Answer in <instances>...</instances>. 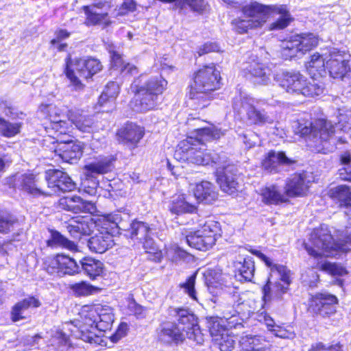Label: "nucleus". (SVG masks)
Segmentation results:
<instances>
[{
	"label": "nucleus",
	"instance_id": "1",
	"mask_svg": "<svg viewBox=\"0 0 351 351\" xmlns=\"http://www.w3.org/2000/svg\"><path fill=\"white\" fill-rule=\"evenodd\" d=\"M196 142L193 143L192 137L188 138L179 144L176 151V156L182 154L180 157L184 160L198 165H219L221 157L214 152L205 148L204 141L218 139L223 133L215 127L199 128L195 130Z\"/></svg>",
	"mask_w": 351,
	"mask_h": 351
},
{
	"label": "nucleus",
	"instance_id": "2",
	"mask_svg": "<svg viewBox=\"0 0 351 351\" xmlns=\"http://www.w3.org/2000/svg\"><path fill=\"white\" fill-rule=\"evenodd\" d=\"M304 245L308 254L315 258L333 256L338 250L349 251L351 250V223L339 234L337 242H334L328 226L323 225L312 232L308 241Z\"/></svg>",
	"mask_w": 351,
	"mask_h": 351
},
{
	"label": "nucleus",
	"instance_id": "3",
	"mask_svg": "<svg viewBox=\"0 0 351 351\" xmlns=\"http://www.w3.org/2000/svg\"><path fill=\"white\" fill-rule=\"evenodd\" d=\"M252 253L263 261L270 269V275L262 289L264 302L266 303L274 300H282L291 282V271L282 265L274 264L260 251L252 250Z\"/></svg>",
	"mask_w": 351,
	"mask_h": 351
},
{
	"label": "nucleus",
	"instance_id": "4",
	"mask_svg": "<svg viewBox=\"0 0 351 351\" xmlns=\"http://www.w3.org/2000/svg\"><path fill=\"white\" fill-rule=\"evenodd\" d=\"M167 85V82L161 77L151 78L141 86L138 79L134 80L130 86L131 91L135 95L131 101L133 110L143 112L154 109L159 95L165 90Z\"/></svg>",
	"mask_w": 351,
	"mask_h": 351
},
{
	"label": "nucleus",
	"instance_id": "5",
	"mask_svg": "<svg viewBox=\"0 0 351 351\" xmlns=\"http://www.w3.org/2000/svg\"><path fill=\"white\" fill-rule=\"evenodd\" d=\"M220 74L214 64L204 66L195 74L189 93L190 98L197 100L199 108L208 104L209 93L220 87Z\"/></svg>",
	"mask_w": 351,
	"mask_h": 351
},
{
	"label": "nucleus",
	"instance_id": "6",
	"mask_svg": "<svg viewBox=\"0 0 351 351\" xmlns=\"http://www.w3.org/2000/svg\"><path fill=\"white\" fill-rule=\"evenodd\" d=\"M274 80L287 93L305 97L318 96L323 93L322 84L314 80L310 82L306 77L295 71H284L276 75Z\"/></svg>",
	"mask_w": 351,
	"mask_h": 351
},
{
	"label": "nucleus",
	"instance_id": "7",
	"mask_svg": "<svg viewBox=\"0 0 351 351\" xmlns=\"http://www.w3.org/2000/svg\"><path fill=\"white\" fill-rule=\"evenodd\" d=\"M80 317V319L76 322L77 324L71 325V328H69L71 335L85 342L99 344L101 338L95 333L97 330L96 324L98 319L97 305L83 306Z\"/></svg>",
	"mask_w": 351,
	"mask_h": 351
},
{
	"label": "nucleus",
	"instance_id": "8",
	"mask_svg": "<svg viewBox=\"0 0 351 351\" xmlns=\"http://www.w3.org/2000/svg\"><path fill=\"white\" fill-rule=\"evenodd\" d=\"M261 102L245 93H240L234 98L232 108L239 114H245L247 119L252 124L263 125L273 123L275 120L274 116L257 108Z\"/></svg>",
	"mask_w": 351,
	"mask_h": 351
},
{
	"label": "nucleus",
	"instance_id": "9",
	"mask_svg": "<svg viewBox=\"0 0 351 351\" xmlns=\"http://www.w3.org/2000/svg\"><path fill=\"white\" fill-rule=\"evenodd\" d=\"M221 237L220 224L208 219L199 224V228L186 236V241L191 247L206 251L210 249Z\"/></svg>",
	"mask_w": 351,
	"mask_h": 351
},
{
	"label": "nucleus",
	"instance_id": "10",
	"mask_svg": "<svg viewBox=\"0 0 351 351\" xmlns=\"http://www.w3.org/2000/svg\"><path fill=\"white\" fill-rule=\"evenodd\" d=\"M102 69L101 62L95 58L76 60L74 63L70 58L66 62L65 73L75 90H81L84 85L80 77L88 79L100 71Z\"/></svg>",
	"mask_w": 351,
	"mask_h": 351
},
{
	"label": "nucleus",
	"instance_id": "11",
	"mask_svg": "<svg viewBox=\"0 0 351 351\" xmlns=\"http://www.w3.org/2000/svg\"><path fill=\"white\" fill-rule=\"evenodd\" d=\"M318 45V38L313 33H304L291 36L282 42L281 53L285 59L305 54Z\"/></svg>",
	"mask_w": 351,
	"mask_h": 351
},
{
	"label": "nucleus",
	"instance_id": "12",
	"mask_svg": "<svg viewBox=\"0 0 351 351\" xmlns=\"http://www.w3.org/2000/svg\"><path fill=\"white\" fill-rule=\"evenodd\" d=\"M126 236L132 240L143 243V248L147 253H153L158 261L161 259L162 253L158 251L157 245L150 236V228L147 224L141 221H133L126 230Z\"/></svg>",
	"mask_w": 351,
	"mask_h": 351
},
{
	"label": "nucleus",
	"instance_id": "13",
	"mask_svg": "<svg viewBox=\"0 0 351 351\" xmlns=\"http://www.w3.org/2000/svg\"><path fill=\"white\" fill-rule=\"evenodd\" d=\"M301 134L308 136V139L315 143L311 146L317 148L319 145L332 138L335 134L334 125L330 121L319 119L302 128Z\"/></svg>",
	"mask_w": 351,
	"mask_h": 351
},
{
	"label": "nucleus",
	"instance_id": "14",
	"mask_svg": "<svg viewBox=\"0 0 351 351\" xmlns=\"http://www.w3.org/2000/svg\"><path fill=\"white\" fill-rule=\"evenodd\" d=\"M48 190L45 195H51L58 192H69L76 188L75 183L65 172L58 169H49L45 173Z\"/></svg>",
	"mask_w": 351,
	"mask_h": 351
},
{
	"label": "nucleus",
	"instance_id": "15",
	"mask_svg": "<svg viewBox=\"0 0 351 351\" xmlns=\"http://www.w3.org/2000/svg\"><path fill=\"white\" fill-rule=\"evenodd\" d=\"M223 163L224 161H220L219 165H217V182L223 192L233 195L241 189V184L239 181L234 166L230 165L224 166Z\"/></svg>",
	"mask_w": 351,
	"mask_h": 351
},
{
	"label": "nucleus",
	"instance_id": "16",
	"mask_svg": "<svg viewBox=\"0 0 351 351\" xmlns=\"http://www.w3.org/2000/svg\"><path fill=\"white\" fill-rule=\"evenodd\" d=\"M350 55L344 51L332 49L326 60V68L333 78H343L350 71L349 61Z\"/></svg>",
	"mask_w": 351,
	"mask_h": 351
},
{
	"label": "nucleus",
	"instance_id": "17",
	"mask_svg": "<svg viewBox=\"0 0 351 351\" xmlns=\"http://www.w3.org/2000/svg\"><path fill=\"white\" fill-rule=\"evenodd\" d=\"M338 299L328 293H318L312 295L309 301L308 310L323 317H329L336 312Z\"/></svg>",
	"mask_w": 351,
	"mask_h": 351
},
{
	"label": "nucleus",
	"instance_id": "18",
	"mask_svg": "<svg viewBox=\"0 0 351 351\" xmlns=\"http://www.w3.org/2000/svg\"><path fill=\"white\" fill-rule=\"evenodd\" d=\"M45 265L46 270L49 274L60 277L66 274L73 275L80 271V266L74 259L62 254L49 258Z\"/></svg>",
	"mask_w": 351,
	"mask_h": 351
},
{
	"label": "nucleus",
	"instance_id": "19",
	"mask_svg": "<svg viewBox=\"0 0 351 351\" xmlns=\"http://www.w3.org/2000/svg\"><path fill=\"white\" fill-rule=\"evenodd\" d=\"M271 6L252 1L242 8V12L258 27L263 26L270 16Z\"/></svg>",
	"mask_w": 351,
	"mask_h": 351
},
{
	"label": "nucleus",
	"instance_id": "20",
	"mask_svg": "<svg viewBox=\"0 0 351 351\" xmlns=\"http://www.w3.org/2000/svg\"><path fill=\"white\" fill-rule=\"evenodd\" d=\"M83 149V143L78 141H68L59 143L55 149V152L64 162L75 163L81 158Z\"/></svg>",
	"mask_w": 351,
	"mask_h": 351
},
{
	"label": "nucleus",
	"instance_id": "21",
	"mask_svg": "<svg viewBox=\"0 0 351 351\" xmlns=\"http://www.w3.org/2000/svg\"><path fill=\"white\" fill-rule=\"evenodd\" d=\"M144 134V128L133 123H126L117 133L119 141L131 149L137 147Z\"/></svg>",
	"mask_w": 351,
	"mask_h": 351
},
{
	"label": "nucleus",
	"instance_id": "22",
	"mask_svg": "<svg viewBox=\"0 0 351 351\" xmlns=\"http://www.w3.org/2000/svg\"><path fill=\"white\" fill-rule=\"evenodd\" d=\"M157 340L164 344L178 343L184 339L179 326L172 322H163L156 330Z\"/></svg>",
	"mask_w": 351,
	"mask_h": 351
},
{
	"label": "nucleus",
	"instance_id": "23",
	"mask_svg": "<svg viewBox=\"0 0 351 351\" xmlns=\"http://www.w3.org/2000/svg\"><path fill=\"white\" fill-rule=\"evenodd\" d=\"M244 70L252 76L256 84L267 86L271 83V69L256 60L246 63Z\"/></svg>",
	"mask_w": 351,
	"mask_h": 351
},
{
	"label": "nucleus",
	"instance_id": "24",
	"mask_svg": "<svg viewBox=\"0 0 351 351\" xmlns=\"http://www.w3.org/2000/svg\"><path fill=\"white\" fill-rule=\"evenodd\" d=\"M61 208L75 213H85L93 214L96 212L95 204L84 201L79 196L65 197L59 201Z\"/></svg>",
	"mask_w": 351,
	"mask_h": 351
},
{
	"label": "nucleus",
	"instance_id": "25",
	"mask_svg": "<svg viewBox=\"0 0 351 351\" xmlns=\"http://www.w3.org/2000/svg\"><path fill=\"white\" fill-rule=\"evenodd\" d=\"M204 276L208 289L213 294H218L219 291L231 285V282L228 280L230 277L217 269H207Z\"/></svg>",
	"mask_w": 351,
	"mask_h": 351
},
{
	"label": "nucleus",
	"instance_id": "26",
	"mask_svg": "<svg viewBox=\"0 0 351 351\" xmlns=\"http://www.w3.org/2000/svg\"><path fill=\"white\" fill-rule=\"evenodd\" d=\"M112 162L113 158L111 157H100L84 166V175L87 179H92L107 173L114 167Z\"/></svg>",
	"mask_w": 351,
	"mask_h": 351
},
{
	"label": "nucleus",
	"instance_id": "27",
	"mask_svg": "<svg viewBox=\"0 0 351 351\" xmlns=\"http://www.w3.org/2000/svg\"><path fill=\"white\" fill-rule=\"evenodd\" d=\"M241 351H271L269 341L263 335H247L241 337L239 342Z\"/></svg>",
	"mask_w": 351,
	"mask_h": 351
},
{
	"label": "nucleus",
	"instance_id": "28",
	"mask_svg": "<svg viewBox=\"0 0 351 351\" xmlns=\"http://www.w3.org/2000/svg\"><path fill=\"white\" fill-rule=\"evenodd\" d=\"M93 226V222L90 217L77 216L69 221L66 229L73 238L77 239L82 234H89Z\"/></svg>",
	"mask_w": 351,
	"mask_h": 351
},
{
	"label": "nucleus",
	"instance_id": "29",
	"mask_svg": "<svg viewBox=\"0 0 351 351\" xmlns=\"http://www.w3.org/2000/svg\"><path fill=\"white\" fill-rule=\"evenodd\" d=\"M226 300L228 304L232 306L231 310L226 309L223 311V317L224 319H226V328L229 330V328H235L237 325L240 324L238 317V308L243 302L237 291H234L232 295H227Z\"/></svg>",
	"mask_w": 351,
	"mask_h": 351
},
{
	"label": "nucleus",
	"instance_id": "30",
	"mask_svg": "<svg viewBox=\"0 0 351 351\" xmlns=\"http://www.w3.org/2000/svg\"><path fill=\"white\" fill-rule=\"evenodd\" d=\"M308 182L301 174H295L289 178L285 186L287 198L305 195L309 187Z\"/></svg>",
	"mask_w": 351,
	"mask_h": 351
},
{
	"label": "nucleus",
	"instance_id": "31",
	"mask_svg": "<svg viewBox=\"0 0 351 351\" xmlns=\"http://www.w3.org/2000/svg\"><path fill=\"white\" fill-rule=\"evenodd\" d=\"M291 163L282 152L270 151L262 162L263 167L269 173H278L281 171L284 165Z\"/></svg>",
	"mask_w": 351,
	"mask_h": 351
},
{
	"label": "nucleus",
	"instance_id": "32",
	"mask_svg": "<svg viewBox=\"0 0 351 351\" xmlns=\"http://www.w3.org/2000/svg\"><path fill=\"white\" fill-rule=\"evenodd\" d=\"M113 236L108 231L100 232L88 241L90 251L95 253H104L114 245Z\"/></svg>",
	"mask_w": 351,
	"mask_h": 351
},
{
	"label": "nucleus",
	"instance_id": "33",
	"mask_svg": "<svg viewBox=\"0 0 351 351\" xmlns=\"http://www.w3.org/2000/svg\"><path fill=\"white\" fill-rule=\"evenodd\" d=\"M16 184L31 195H45V190L42 189L38 178L32 173L20 175L16 179Z\"/></svg>",
	"mask_w": 351,
	"mask_h": 351
},
{
	"label": "nucleus",
	"instance_id": "34",
	"mask_svg": "<svg viewBox=\"0 0 351 351\" xmlns=\"http://www.w3.org/2000/svg\"><path fill=\"white\" fill-rule=\"evenodd\" d=\"M193 191L195 197L199 202L210 204L218 197L215 186L208 181H202L196 184Z\"/></svg>",
	"mask_w": 351,
	"mask_h": 351
},
{
	"label": "nucleus",
	"instance_id": "35",
	"mask_svg": "<svg viewBox=\"0 0 351 351\" xmlns=\"http://www.w3.org/2000/svg\"><path fill=\"white\" fill-rule=\"evenodd\" d=\"M275 14L279 17L273 23L269 24L270 30H280L287 27L292 21L291 14L285 5H272L270 10V16Z\"/></svg>",
	"mask_w": 351,
	"mask_h": 351
},
{
	"label": "nucleus",
	"instance_id": "36",
	"mask_svg": "<svg viewBox=\"0 0 351 351\" xmlns=\"http://www.w3.org/2000/svg\"><path fill=\"white\" fill-rule=\"evenodd\" d=\"M329 197L335 202L339 203L340 206L345 207L347 210L345 212L347 215H351V189L341 185L330 189Z\"/></svg>",
	"mask_w": 351,
	"mask_h": 351
},
{
	"label": "nucleus",
	"instance_id": "37",
	"mask_svg": "<svg viewBox=\"0 0 351 351\" xmlns=\"http://www.w3.org/2000/svg\"><path fill=\"white\" fill-rule=\"evenodd\" d=\"M67 116L73 125L80 131L83 132H90L92 131L94 121L91 116L80 110H69Z\"/></svg>",
	"mask_w": 351,
	"mask_h": 351
},
{
	"label": "nucleus",
	"instance_id": "38",
	"mask_svg": "<svg viewBox=\"0 0 351 351\" xmlns=\"http://www.w3.org/2000/svg\"><path fill=\"white\" fill-rule=\"evenodd\" d=\"M234 267L240 276V280L251 281L255 271L254 261L250 256L240 257L234 262Z\"/></svg>",
	"mask_w": 351,
	"mask_h": 351
},
{
	"label": "nucleus",
	"instance_id": "39",
	"mask_svg": "<svg viewBox=\"0 0 351 351\" xmlns=\"http://www.w3.org/2000/svg\"><path fill=\"white\" fill-rule=\"evenodd\" d=\"M261 195L263 202L267 204L276 205L288 201L285 192L282 193L280 188L274 184L263 189Z\"/></svg>",
	"mask_w": 351,
	"mask_h": 351
},
{
	"label": "nucleus",
	"instance_id": "40",
	"mask_svg": "<svg viewBox=\"0 0 351 351\" xmlns=\"http://www.w3.org/2000/svg\"><path fill=\"white\" fill-rule=\"evenodd\" d=\"M40 302L35 297H29L19 302L12 311V319L17 322L26 317V311L29 308H37L40 306Z\"/></svg>",
	"mask_w": 351,
	"mask_h": 351
},
{
	"label": "nucleus",
	"instance_id": "41",
	"mask_svg": "<svg viewBox=\"0 0 351 351\" xmlns=\"http://www.w3.org/2000/svg\"><path fill=\"white\" fill-rule=\"evenodd\" d=\"M68 121H62L60 119L56 121L49 122L45 128L49 136L53 138H58L62 134L71 135L74 130L73 123L68 117Z\"/></svg>",
	"mask_w": 351,
	"mask_h": 351
},
{
	"label": "nucleus",
	"instance_id": "42",
	"mask_svg": "<svg viewBox=\"0 0 351 351\" xmlns=\"http://www.w3.org/2000/svg\"><path fill=\"white\" fill-rule=\"evenodd\" d=\"M97 5L84 6V10L86 15L85 23L87 25H103L107 27L111 23V21L107 13H99L96 9Z\"/></svg>",
	"mask_w": 351,
	"mask_h": 351
},
{
	"label": "nucleus",
	"instance_id": "43",
	"mask_svg": "<svg viewBox=\"0 0 351 351\" xmlns=\"http://www.w3.org/2000/svg\"><path fill=\"white\" fill-rule=\"evenodd\" d=\"M80 269L91 279L101 276L104 264L101 261L91 257H85L80 261Z\"/></svg>",
	"mask_w": 351,
	"mask_h": 351
},
{
	"label": "nucleus",
	"instance_id": "44",
	"mask_svg": "<svg viewBox=\"0 0 351 351\" xmlns=\"http://www.w3.org/2000/svg\"><path fill=\"white\" fill-rule=\"evenodd\" d=\"M97 330L105 331L110 329L114 321L113 309L109 306L97 305Z\"/></svg>",
	"mask_w": 351,
	"mask_h": 351
},
{
	"label": "nucleus",
	"instance_id": "45",
	"mask_svg": "<svg viewBox=\"0 0 351 351\" xmlns=\"http://www.w3.org/2000/svg\"><path fill=\"white\" fill-rule=\"evenodd\" d=\"M327 56L324 58L318 53L313 54L306 64V69L313 78L322 76L325 73Z\"/></svg>",
	"mask_w": 351,
	"mask_h": 351
},
{
	"label": "nucleus",
	"instance_id": "46",
	"mask_svg": "<svg viewBox=\"0 0 351 351\" xmlns=\"http://www.w3.org/2000/svg\"><path fill=\"white\" fill-rule=\"evenodd\" d=\"M169 209L172 214L178 215L194 213L196 210V206L186 202L184 195H181L172 197Z\"/></svg>",
	"mask_w": 351,
	"mask_h": 351
},
{
	"label": "nucleus",
	"instance_id": "47",
	"mask_svg": "<svg viewBox=\"0 0 351 351\" xmlns=\"http://www.w3.org/2000/svg\"><path fill=\"white\" fill-rule=\"evenodd\" d=\"M226 319H224L223 317L221 318L218 317H211L208 319L207 327L213 339L221 335V333L228 330V329L226 328Z\"/></svg>",
	"mask_w": 351,
	"mask_h": 351
},
{
	"label": "nucleus",
	"instance_id": "48",
	"mask_svg": "<svg viewBox=\"0 0 351 351\" xmlns=\"http://www.w3.org/2000/svg\"><path fill=\"white\" fill-rule=\"evenodd\" d=\"M111 59L113 66L120 68L123 73L131 75L138 73L137 67L130 63H124L121 56L119 53L116 52L112 53Z\"/></svg>",
	"mask_w": 351,
	"mask_h": 351
},
{
	"label": "nucleus",
	"instance_id": "49",
	"mask_svg": "<svg viewBox=\"0 0 351 351\" xmlns=\"http://www.w3.org/2000/svg\"><path fill=\"white\" fill-rule=\"evenodd\" d=\"M178 325L181 329V331L184 332L188 330V327L191 328L192 326H195L197 324L193 314L190 313L187 310L179 309L177 311Z\"/></svg>",
	"mask_w": 351,
	"mask_h": 351
},
{
	"label": "nucleus",
	"instance_id": "50",
	"mask_svg": "<svg viewBox=\"0 0 351 351\" xmlns=\"http://www.w3.org/2000/svg\"><path fill=\"white\" fill-rule=\"evenodd\" d=\"M213 340L217 344L221 351L232 350L234 348L236 343L235 337L229 332V330L221 333V335L215 337V339Z\"/></svg>",
	"mask_w": 351,
	"mask_h": 351
},
{
	"label": "nucleus",
	"instance_id": "51",
	"mask_svg": "<svg viewBox=\"0 0 351 351\" xmlns=\"http://www.w3.org/2000/svg\"><path fill=\"white\" fill-rule=\"evenodd\" d=\"M21 128L20 123H11L0 117V133L5 137H12L19 133Z\"/></svg>",
	"mask_w": 351,
	"mask_h": 351
},
{
	"label": "nucleus",
	"instance_id": "52",
	"mask_svg": "<svg viewBox=\"0 0 351 351\" xmlns=\"http://www.w3.org/2000/svg\"><path fill=\"white\" fill-rule=\"evenodd\" d=\"M48 245L50 246L60 245L71 251L76 250L77 247L74 242L68 240L58 232L52 233L51 239L48 241Z\"/></svg>",
	"mask_w": 351,
	"mask_h": 351
},
{
	"label": "nucleus",
	"instance_id": "53",
	"mask_svg": "<svg viewBox=\"0 0 351 351\" xmlns=\"http://www.w3.org/2000/svg\"><path fill=\"white\" fill-rule=\"evenodd\" d=\"M119 93V86L117 82H110L108 83L103 93H101L99 103L102 106L106 101L114 99Z\"/></svg>",
	"mask_w": 351,
	"mask_h": 351
},
{
	"label": "nucleus",
	"instance_id": "54",
	"mask_svg": "<svg viewBox=\"0 0 351 351\" xmlns=\"http://www.w3.org/2000/svg\"><path fill=\"white\" fill-rule=\"evenodd\" d=\"M39 110L41 112L47 116L50 122L59 120L63 112L62 109L53 104H42Z\"/></svg>",
	"mask_w": 351,
	"mask_h": 351
},
{
	"label": "nucleus",
	"instance_id": "55",
	"mask_svg": "<svg viewBox=\"0 0 351 351\" xmlns=\"http://www.w3.org/2000/svg\"><path fill=\"white\" fill-rule=\"evenodd\" d=\"M341 161L344 167L339 170V178L343 180L351 182V155L345 152L341 156Z\"/></svg>",
	"mask_w": 351,
	"mask_h": 351
},
{
	"label": "nucleus",
	"instance_id": "56",
	"mask_svg": "<svg viewBox=\"0 0 351 351\" xmlns=\"http://www.w3.org/2000/svg\"><path fill=\"white\" fill-rule=\"evenodd\" d=\"M186 6L197 12H202L206 8L204 0H180L178 3V8L183 10Z\"/></svg>",
	"mask_w": 351,
	"mask_h": 351
},
{
	"label": "nucleus",
	"instance_id": "57",
	"mask_svg": "<svg viewBox=\"0 0 351 351\" xmlns=\"http://www.w3.org/2000/svg\"><path fill=\"white\" fill-rule=\"evenodd\" d=\"M167 254L174 261H177L179 259H186L189 256V254L177 244L169 245L167 248Z\"/></svg>",
	"mask_w": 351,
	"mask_h": 351
},
{
	"label": "nucleus",
	"instance_id": "58",
	"mask_svg": "<svg viewBox=\"0 0 351 351\" xmlns=\"http://www.w3.org/2000/svg\"><path fill=\"white\" fill-rule=\"evenodd\" d=\"M185 337L198 344H202L204 341V335L197 324L192 326L191 328L188 327V330L184 332Z\"/></svg>",
	"mask_w": 351,
	"mask_h": 351
},
{
	"label": "nucleus",
	"instance_id": "59",
	"mask_svg": "<svg viewBox=\"0 0 351 351\" xmlns=\"http://www.w3.org/2000/svg\"><path fill=\"white\" fill-rule=\"evenodd\" d=\"M127 306L129 314L134 315L138 319L145 317V308L137 304L133 298L128 300Z\"/></svg>",
	"mask_w": 351,
	"mask_h": 351
},
{
	"label": "nucleus",
	"instance_id": "60",
	"mask_svg": "<svg viewBox=\"0 0 351 351\" xmlns=\"http://www.w3.org/2000/svg\"><path fill=\"white\" fill-rule=\"evenodd\" d=\"M234 25L235 30L240 34H243V33L247 32V31L249 29H253V28L258 27L256 25H255V24L253 23V21L250 19H235L234 21Z\"/></svg>",
	"mask_w": 351,
	"mask_h": 351
},
{
	"label": "nucleus",
	"instance_id": "61",
	"mask_svg": "<svg viewBox=\"0 0 351 351\" xmlns=\"http://www.w3.org/2000/svg\"><path fill=\"white\" fill-rule=\"evenodd\" d=\"M195 276H190L187 280L180 285L181 289L186 293L191 299L197 301L196 291L195 290Z\"/></svg>",
	"mask_w": 351,
	"mask_h": 351
},
{
	"label": "nucleus",
	"instance_id": "62",
	"mask_svg": "<svg viewBox=\"0 0 351 351\" xmlns=\"http://www.w3.org/2000/svg\"><path fill=\"white\" fill-rule=\"evenodd\" d=\"M321 269L333 276H343L346 274V269L335 263L324 262L321 265Z\"/></svg>",
	"mask_w": 351,
	"mask_h": 351
},
{
	"label": "nucleus",
	"instance_id": "63",
	"mask_svg": "<svg viewBox=\"0 0 351 351\" xmlns=\"http://www.w3.org/2000/svg\"><path fill=\"white\" fill-rule=\"evenodd\" d=\"M71 289L73 292L78 295H90L95 290L94 287L85 282L76 283L72 286Z\"/></svg>",
	"mask_w": 351,
	"mask_h": 351
},
{
	"label": "nucleus",
	"instance_id": "64",
	"mask_svg": "<svg viewBox=\"0 0 351 351\" xmlns=\"http://www.w3.org/2000/svg\"><path fill=\"white\" fill-rule=\"evenodd\" d=\"M274 335L282 339H293L295 336L294 332L291 329H287L280 326H276L274 328L269 329Z\"/></svg>",
	"mask_w": 351,
	"mask_h": 351
}]
</instances>
